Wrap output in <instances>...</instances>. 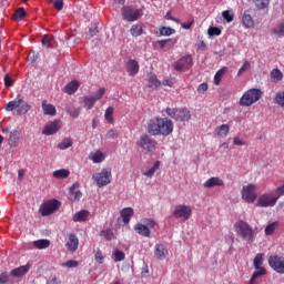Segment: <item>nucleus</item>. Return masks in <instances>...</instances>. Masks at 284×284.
I'll return each mask as SVG.
<instances>
[{"mask_svg":"<svg viewBox=\"0 0 284 284\" xmlns=\"http://www.w3.org/2000/svg\"><path fill=\"white\" fill-rule=\"evenodd\" d=\"M146 131L151 136H170L174 132V122L168 118H153L149 121Z\"/></svg>","mask_w":284,"mask_h":284,"instance_id":"obj_1","label":"nucleus"},{"mask_svg":"<svg viewBox=\"0 0 284 284\" xmlns=\"http://www.w3.org/2000/svg\"><path fill=\"white\" fill-rule=\"evenodd\" d=\"M234 230L239 239L244 241V243L247 245H252V243H254V240L256 239V232L254 231V227H252L247 222L239 220L234 224Z\"/></svg>","mask_w":284,"mask_h":284,"instance_id":"obj_2","label":"nucleus"},{"mask_svg":"<svg viewBox=\"0 0 284 284\" xmlns=\"http://www.w3.org/2000/svg\"><path fill=\"white\" fill-rule=\"evenodd\" d=\"M21 103H23V99H21V94H19L13 101H9L4 109L7 112H14V110H17L18 116H22V114H28L32 110V105L28 102H24L22 105Z\"/></svg>","mask_w":284,"mask_h":284,"instance_id":"obj_3","label":"nucleus"},{"mask_svg":"<svg viewBox=\"0 0 284 284\" xmlns=\"http://www.w3.org/2000/svg\"><path fill=\"white\" fill-rule=\"evenodd\" d=\"M263 91L261 89H250L240 99V105L242 108H250L254 105L256 101H261Z\"/></svg>","mask_w":284,"mask_h":284,"instance_id":"obj_4","label":"nucleus"},{"mask_svg":"<svg viewBox=\"0 0 284 284\" xmlns=\"http://www.w3.org/2000/svg\"><path fill=\"white\" fill-rule=\"evenodd\" d=\"M136 145L143 152H148L149 154H152L156 150V145H159V142H156L154 140V138H152L149 134L144 133L136 141Z\"/></svg>","mask_w":284,"mask_h":284,"instance_id":"obj_5","label":"nucleus"},{"mask_svg":"<svg viewBox=\"0 0 284 284\" xmlns=\"http://www.w3.org/2000/svg\"><path fill=\"white\" fill-rule=\"evenodd\" d=\"M165 112L168 116H170L171 119H174V121L185 122L192 119V113H190V110L187 109H172L168 106L165 109Z\"/></svg>","mask_w":284,"mask_h":284,"instance_id":"obj_6","label":"nucleus"},{"mask_svg":"<svg viewBox=\"0 0 284 284\" xmlns=\"http://www.w3.org/2000/svg\"><path fill=\"white\" fill-rule=\"evenodd\" d=\"M121 12L124 21H129L131 23L134 21H139V19L143 17V12L140 9L130 6H123Z\"/></svg>","mask_w":284,"mask_h":284,"instance_id":"obj_7","label":"nucleus"},{"mask_svg":"<svg viewBox=\"0 0 284 284\" xmlns=\"http://www.w3.org/2000/svg\"><path fill=\"white\" fill-rule=\"evenodd\" d=\"M59 207H61L59 200H49L40 206V214L41 216H50V214H54Z\"/></svg>","mask_w":284,"mask_h":284,"instance_id":"obj_8","label":"nucleus"},{"mask_svg":"<svg viewBox=\"0 0 284 284\" xmlns=\"http://www.w3.org/2000/svg\"><path fill=\"white\" fill-rule=\"evenodd\" d=\"M261 265H263V254H257L254 257V267L255 271L250 280V284H256V278H258V276H265L267 274V271L265 270V267H261Z\"/></svg>","mask_w":284,"mask_h":284,"instance_id":"obj_9","label":"nucleus"},{"mask_svg":"<svg viewBox=\"0 0 284 284\" xmlns=\"http://www.w3.org/2000/svg\"><path fill=\"white\" fill-rule=\"evenodd\" d=\"M173 216H175V219H179L180 221H183V223H185V221H190L192 216V207L185 204H180L175 206Z\"/></svg>","mask_w":284,"mask_h":284,"instance_id":"obj_10","label":"nucleus"},{"mask_svg":"<svg viewBox=\"0 0 284 284\" xmlns=\"http://www.w3.org/2000/svg\"><path fill=\"white\" fill-rule=\"evenodd\" d=\"M241 194L243 201L246 203H254V201L258 199V194L256 193V185L254 184L243 186Z\"/></svg>","mask_w":284,"mask_h":284,"instance_id":"obj_11","label":"nucleus"},{"mask_svg":"<svg viewBox=\"0 0 284 284\" xmlns=\"http://www.w3.org/2000/svg\"><path fill=\"white\" fill-rule=\"evenodd\" d=\"M278 201V196L273 193H264L257 200V207H274Z\"/></svg>","mask_w":284,"mask_h":284,"instance_id":"obj_12","label":"nucleus"},{"mask_svg":"<svg viewBox=\"0 0 284 284\" xmlns=\"http://www.w3.org/2000/svg\"><path fill=\"white\" fill-rule=\"evenodd\" d=\"M93 179H95L98 187H105V185L112 183V172L108 171V169H103L100 173L93 175Z\"/></svg>","mask_w":284,"mask_h":284,"instance_id":"obj_13","label":"nucleus"},{"mask_svg":"<svg viewBox=\"0 0 284 284\" xmlns=\"http://www.w3.org/2000/svg\"><path fill=\"white\" fill-rule=\"evenodd\" d=\"M268 265L277 274H284V257L278 255H272L268 257Z\"/></svg>","mask_w":284,"mask_h":284,"instance_id":"obj_14","label":"nucleus"},{"mask_svg":"<svg viewBox=\"0 0 284 284\" xmlns=\"http://www.w3.org/2000/svg\"><path fill=\"white\" fill-rule=\"evenodd\" d=\"M62 125L63 122H61V120H53L44 125L42 134H44V136H52V134H57V132L61 130Z\"/></svg>","mask_w":284,"mask_h":284,"instance_id":"obj_15","label":"nucleus"},{"mask_svg":"<svg viewBox=\"0 0 284 284\" xmlns=\"http://www.w3.org/2000/svg\"><path fill=\"white\" fill-rule=\"evenodd\" d=\"M192 65H194L192 55H184L175 62L174 70H176L178 72H181V70H183L184 68L186 70H190Z\"/></svg>","mask_w":284,"mask_h":284,"instance_id":"obj_16","label":"nucleus"},{"mask_svg":"<svg viewBox=\"0 0 284 284\" xmlns=\"http://www.w3.org/2000/svg\"><path fill=\"white\" fill-rule=\"evenodd\" d=\"M168 248L163 244H156L154 250V256L158 261H165L168 258Z\"/></svg>","mask_w":284,"mask_h":284,"instance_id":"obj_17","label":"nucleus"},{"mask_svg":"<svg viewBox=\"0 0 284 284\" xmlns=\"http://www.w3.org/2000/svg\"><path fill=\"white\" fill-rule=\"evenodd\" d=\"M21 141V133L18 130H12L9 133L8 143L10 148H17Z\"/></svg>","mask_w":284,"mask_h":284,"instance_id":"obj_18","label":"nucleus"},{"mask_svg":"<svg viewBox=\"0 0 284 284\" xmlns=\"http://www.w3.org/2000/svg\"><path fill=\"white\" fill-rule=\"evenodd\" d=\"M30 267H31L30 264H26V265L17 267V268H13L10 272V276H12L13 278H19L21 276H26V273L30 272Z\"/></svg>","mask_w":284,"mask_h":284,"instance_id":"obj_19","label":"nucleus"},{"mask_svg":"<svg viewBox=\"0 0 284 284\" xmlns=\"http://www.w3.org/2000/svg\"><path fill=\"white\" fill-rule=\"evenodd\" d=\"M139 61L130 59L126 62V72L129 77H135V74H139Z\"/></svg>","mask_w":284,"mask_h":284,"instance_id":"obj_20","label":"nucleus"},{"mask_svg":"<svg viewBox=\"0 0 284 284\" xmlns=\"http://www.w3.org/2000/svg\"><path fill=\"white\" fill-rule=\"evenodd\" d=\"M213 134L219 139H225V136L230 134V124H222L220 126H216Z\"/></svg>","mask_w":284,"mask_h":284,"instance_id":"obj_21","label":"nucleus"},{"mask_svg":"<svg viewBox=\"0 0 284 284\" xmlns=\"http://www.w3.org/2000/svg\"><path fill=\"white\" fill-rule=\"evenodd\" d=\"M42 112L45 116H57V108L48 103V100L42 102Z\"/></svg>","mask_w":284,"mask_h":284,"instance_id":"obj_22","label":"nucleus"},{"mask_svg":"<svg viewBox=\"0 0 284 284\" xmlns=\"http://www.w3.org/2000/svg\"><path fill=\"white\" fill-rule=\"evenodd\" d=\"M89 216H90V211L81 210V211L74 213L72 221L74 223H83V222L88 221Z\"/></svg>","mask_w":284,"mask_h":284,"instance_id":"obj_23","label":"nucleus"},{"mask_svg":"<svg viewBox=\"0 0 284 284\" xmlns=\"http://www.w3.org/2000/svg\"><path fill=\"white\" fill-rule=\"evenodd\" d=\"M67 247L69 252H77L79 250V239L74 234L69 235V241L67 242Z\"/></svg>","mask_w":284,"mask_h":284,"instance_id":"obj_24","label":"nucleus"},{"mask_svg":"<svg viewBox=\"0 0 284 284\" xmlns=\"http://www.w3.org/2000/svg\"><path fill=\"white\" fill-rule=\"evenodd\" d=\"M120 216L122 217L123 223H130V219L134 216V209L125 207L120 212Z\"/></svg>","mask_w":284,"mask_h":284,"instance_id":"obj_25","label":"nucleus"},{"mask_svg":"<svg viewBox=\"0 0 284 284\" xmlns=\"http://www.w3.org/2000/svg\"><path fill=\"white\" fill-rule=\"evenodd\" d=\"M89 159L94 163H103V161H105V153L98 150L95 152H91Z\"/></svg>","mask_w":284,"mask_h":284,"instance_id":"obj_26","label":"nucleus"},{"mask_svg":"<svg viewBox=\"0 0 284 284\" xmlns=\"http://www.w3.org/2000/svg\"><path fill=\"white\" fill-rule=\"evenodd\" d=\"M224 185V182L221 178H210L204 182V187H221Z\"/></svg>","mask_w":284,"mask_h":284,"instance_id":"obj_27","label":"nucleus"},{"mask_svg":"<svg viewBox=\"0 0 284 284\" xmlns=\"http://www.w3.org/2000/svg\"><path fill=\"white\" fill-rule=\"evenodd\" d=\"M135 232H138V234H140L141 236H145L146 239H150V227L145 224H141V223H138L135 225Z\"/></svg>","mask_w":284,"mask_h":284,"instance_id":"obj_28","label":"nucleus"},{"mask_svg":"<svg viewBox=\"0 0 284 284\" xmlns=\"http://www.w3.org/2000/svg\"><path fill=\"white\" fill-rule=\"evenodd\" d=\"M77 90H79V82L77 80L69 82L64 87L65 94H74V92H77Z\"/></svg>","mask_w":284,"mask_h":284,"instance_id":"obj_29","label":"nucleus"},{"mask_svg":"<svg viewBox=\"0 0 284 284\" xmlns=\"http://www.w3.org/2000/svg\"><path fill=\"white\" fill-rule=\"evenodd\" d=\"M271 81L273 83H281V81H283V72L281 69H273L271 71Z\"/></svg>","mask_w":284,"mask_h":284,"instance_id":"obj_30","label":"nucleus"},{"mask_svg":"<svg viewBox=\"0 0 284 284\" xmlns=\"http://www.w3.org/2000/svg\"><path fill=\"white\" fill-rule=\"evenodd\" d=\"M77 187H79V184H73L71 187H70V199L72 201H80L81 200V196H83V194L81 193V191H77Z\"/></svg>","mask_w":284,"mask_h":284,"instance_id":"obj_31","label":"nucleus"},{"mask_svg":"<svg viewBox=\"0 0 284 284\" xmlns=\"http://www.w3.org/2000/svg\"><path fill=\"white\" fill-rule=\"evenodd\" d=\"M227 72V68L220 69L214 75V85H221V81H223V77Z\"/></svg>","mask_w":284,"mask_h":284,"instance_id":"obj_32","label":"nucleus"},{"mask_svg":"<svg viewBox=\"0 0 284 284\" xmlns=\"http://www.w3.org/2000/svg\"><path fill=\"white\" fill-rule=\"evenodd\" d=\"M42 45H45V48H53L54 47V37L50 34L43 36L41 40Z\"/></svg>","mask_w":284,"mask_h":284,"instance_id":"obj_33","label":"nucleus"},{"mask_svg":"<svg viewBox=\"0 0 284 284\" xmlns=\"http://www.w3.org/2000/svg\"><path fill=\"white\" fill-rule=\"evenodd\" d=\"M253 4L257 10H266L270 8V0H253Z\"/></svg>","mask_w":284,"mask_h":284,"instance_id":"obj_34","label":"nucleus"},{"mask_svg":"<svg viewBox=\"0 0 284 284\" xmlns=\"http://www.w3.org/2000/svg\"><path fill=\"white\" fill-rule=\"evenodd\" d=\"M113 261L114 263H121V261H125V253L120 251L119 248L113 250Z\"/></svg>","mask_w":284,"mask_h":284,"instance_id":"obj_35","label":"nucleus"},{"mask_svg":"<svg viewBox=\"0 0 284 284\" xmlns=\"http://www.w3.org/2000/svg\"><path fill=\"white\" fill-rule=\"evenodd\" d=\"M242 22L245 28H254V19H252V16L247 13L242 16Z\"/></svg>","mask_w":284,"mask_h":284,"instance_id":"obj_36","label":"nucleus"},{"mask_svg":"<svg viewBox=\"0 0 284 284\" xmlns=\"http://www.w3.org/2000/svg\"><path fill=\"white\" fill-rule=\"evenodd\" d=\"M34 247L37 250H47V247H50V241L49 240H37L33 242Z\"/></svg>","mask_w":284,"mask_h":284,"instance_id":"obj_37","label":"nucleus"},{"mask_svg":"<svg viewBox=\"0 0 284 284\" xmlns=\"http://www.w3.org/2000/svg\"><path fill=\"white\" fill-rule=\"evenodd\" d=\"M104 119L105 121H108V123H114V106H109L105 110Z\"/></svg>","mask_w":284,"mask_h":284,"instance_id":"obj_38","label":"nucleus"},{"mask_svg":"<svg viewBox=\"0 0 284 284\" xmlns=\"http://www.w3.org/2000/svg\"><path fill=\"white\" fill-rule=\"evenodd\" d=\"M159 168H161V162L156 161L151 169H149L148 171H145L143 173V175L148 176L149 179H152V176H154V174H155L156 170H159Z\"/></svg>","mask_w":284,"mask_h":284,"instance_id":"obj_39","label":"nucleus"},{"mask_svg":"<svg viewBox=\"0 0 284 284\" xmlns=\"http://www.w3.org/2000/svg\"><path fill=\"white\" fill-rule=\"evenodd\" d=\"M54 179H68L70 176V170L68 169H61L53 172Z\"/></svg>","mask_w":284,"mask_h":284,"instance_id":"obj_40","label":"nucleus"},{"mask_svg":"<svg viewBox=\"0 0 284 284\" xmlns=\"http://www.w3.org/2000/svg\"><path fill=\"white\" fill-rule=\"evenodd\" d=\"M74 144V142H72V139L70 138H64L62 140V142H60L58 144V149L59 150H68V148H72V145Z\"/></svg>","mask_w":284,"mask_h":284,"instance_id":"obj_41","label":"nucleus"},{"mask_svg":"<svg viewBox=\"0 0 284 284\" xmlns=\"http://www.w3.org/2000/svg\"><path fill=\"white\" fill-rule=\"evenodd\" d=\"M276 227H278V222H272L268 225H266L264 232L266 236H272L274 232H276Z\"/></svg>","mask_w":284,"mask_h":284,"instance_id":"obj_42","label":"nucleus"},{"mask_svg":"<svg viewBox=\"0 0 284 284\" xmlns=\"http://www.w3.org/2000/svg\"><path fill=\"white\" fill-rule=\"evenodd\" d=\"M130 32L132 37H141L143 34V27L141 24H133Z\"/></svg>","mask_w":284,"mask_h":284,"instance_id":"obj_43","label":"nucleus"},{"mask_svg":"<svg viewBox=\"0 0 284 284\" xmlns=\"http://www.w3.org/2000/svg\"><path fill=\"white\" fill-rule=\"evenodd\" d=\"M148 83H149V88H152L153 90H156V88H161V82L159 81L156 75H151L149 78Z\"/></svg>","mask_w":284,"mask_h":284,"instance_id":"obj_44","label":"nucleus"},{"mask_svg":"<svg viewBox=\"0 0 284 284\" xmlns=\"http://www.w3.org/2000/svg\"><path fill=\"white\" fill-rule=\"evenodd\" d=\"M94 103H97V98L94 97L84 98V108H87V110H92V108H94Z\"/></svg>","mask_w":284,"mask_h":284,"instance_id":"obj_45","label":"nucleus"},{"mask_svg":"<svg viewBox=\"0 0 284 284\" xmlns=\"http://www.w3.org/2000/svg\"><path fill=\"white\" fill-rule=\"evenodd\" d=\"M24 18H26V9L23 7L17 9L14 14H13V19L16 21H21Z\"/></svg>","mask_w":284,"mask_h":284,"instance_id":"obj_46","label":"nucleus"},{"mask_svg":"<svg viewBox=\"0 0 284 284\" xmlns=\"http://www.w3.org/2000/svg\"><path fill=\"white\" fill-rule=\"evenodd\" d=\"M67 112L70 116H72V119H79L81 114V108H69Z\"/></svg>","mask_w":284,"mask_h":284,"instance_id":"obj_47","label":"nucleus"},{"mask_svg":"<svg viewBox=\"0 0 284 284\" xmlns=\"http://www.w3.org/2000/svg\"><path fill=\"white\" fill-rule=\"evenodd\" d=\"M275 103H277L280 108H284V91H278L275 94Z\"/></svg>","mask_w":284,"mask_h":284,"instance_id":"obj_48","label":"nucleus"},{"mask_svg":"<svg viewBox=\"0 0 284 284\" xmlns=\"http://www.w3.org/2000/svg\"><path fill=\"white\" fill-rule=\"evenodd\" d=\"M222 17L226 23H232V21H234V13H232L230 10L223 11Z\"/></svg>","mask_w":284,"mask_h":284,"instance_id":"obj_49","label":"nucleus"},{"mask_svg":"<svg viewBox=\"0 0 284 284\" xmlns=\"http://www.w3.org/2000/svg\"><path fill=\"white\" fill-rule=\"evenodd\" d=\"M221 29H219L217 27H211L207 30L209 37H221Z\"/></svg>","mask_w":284,"mask_h":284,"instance_id":"obj_50","label":"nucleus"},{"mask_svg":"<svg viewBox=\"0 0 284 284\" xmlns=\"http://www.w3.org/2000/svg\"><path fill=\"white\" fill-rule=\"evenodd\" d=\"M160 33L162 34V37H170L172 34H174V29L168 28V27H162L160 30Z\"/></svg>","mask_w":284,"mask_h":284,"instance_id":"obj_51","label":"nucleus"},{"mask_svg":"<svg viewBox=\"0 0 284 284\" xmlns=\"http://www.w3.org/2000/svg\"><path fill=\"white\" fill-rule=\"evenodd\" d=\"M4 85H6V88H12V85H14V80L12 79L10 73H7L4 75Z\"/></svg>","mask_w":284,"mask_h":284,"instance_id":"obj_52","label":"nucleus"},{"mask_svg":"<svg viewBox=\"0 0 284 284\" xmlns=\"http://www.w3.org/2000/svg\"><path fill=\"white\" fill-rule=\"evenodd\" d=\"M101 236H104L106 241H112V239H114V234L110 229L102 231Z\"/></svg>","mask_w":284,"mask_h":284,"instance_id":"obj_53","label":"nucleus"},{"mask_svg":"<svg viewBox=\"0 0 284 284\" xmlns=\"http://www.w3.org/2000/svg\"><path fill=\"white\" fill-rule=\"evenodd\" d=\"M62 267H69V268L79 267V262L75 260H69L62 264Z\"/></svg>","mask_w":284,"mask_h":284,"instance_id":"obj_54","label":"nucleus"},{"mask_svg":"<svg viewBox=\"0 0 284 284\" xmlns=\"http://www.w3.org/2000/svg\"><path fill=\"white\" fill-rule=\"evenodd\" d=\"M106 139H119V130H109L106 133Z\"/></svg>","mask_w":284,"mask_h":284,"instance_id":"obj_55","label":"nucleus"},{"mask_svg":"<svg viewBox=\"0 0 284 284\" xmlns=\"http://www.w3.org/2000/svg\"><path fill=\"white\" fill-rule=\"evenodd\" d=\"M10 283V274L8 272H3L0 274V284Z\"/></svg>","mask_w":284,"mask_h":284,"instance_id":"obj_56","label":"nucleus"},{"mask_svg":"<svg viewBox=\"0 0 284 284\" xmlns=\"http://www.w3.org/2000/svg\"><path fill=\"white\" fill-rule=\"evenodd\" d=\"M251 64L250 61H244V63L242 64V67L240 68L237 74L239 77H241V74H243V72H246V70H250Z\"/></svg>","mask_w":284,"mask_h":284,"instance_id":"obj_57","label":"nucleus"},{"mask_svg":"<svg viewBox=\"0 0 284 284\" xmlns=\"http://www.w3.org/2000/svg\"><path fill=\"white\" fill-rule=\"evenodd\" d=\"M273 32L277 37H284V23L280 24V27L277 29H274Z\"/></svg>","mask_w":284,"mask_h":284,"instance_id":"obj_58","label":"nucleus"},{"mask_svg":"<svg viewBox=\"0 0 284 284\" xmlns=\"http://www.w3.org/2000/svg\"><path fill=\"white\" fill-rule=\"evenodd\" d=\"M143 223L146 227H156V222L153 219H145L143 220Z\"/></svg>","mask_w":284,"mask_h":284,"instance_id":"obj_59","label":"nucleus"},{"mask_svg":"<svg viewBox=\"0 0 284 284\" xmlns=\"http://www.w3.org/2000/svg\"><path fill=\"white\" fill-rule=\"evenodd\" d=\"M104 95H105V88H100L95 94V101L103 99Z\"/></svg>","mask_w":284,"mask_h":284,"instance_id":"obj_60","label":"nucleus"},{"mask_svg":"<svg viewBox=\"0 0 284 284\" xmlns=\"http://www.w3.org/2000/svg\"><path fill=\"white\" fill-rule=\"evenodd\" d=\"M207 83L203 82L197 87L199 94H205V91L207 90Z\"/></svg>","mask_w":284,"mask_h":284,"instance_id":"obj_61","label":"nucleus"},{"mask_svg":"<svg viewBox=\"0 0 284 284\" xmlns=\"http://www.w3.org/2000/svg\"><path fill=\"white\" fill-rule=\"evenodd\" d=\"M63 6H64L63 0H55L53 2V7L55 8V10H59V11L63 10Z\"/></svg>","mask_w":284,"mask_h":284,"instance_id":"obj_62","label":"nucleus"},{"mask_svg":"<svg viewBox=\"0 0 284 284\" xmlns=\"http://www.w3.org/2000/svg\"><path fill=\"white\" fill-rule=\"evenodd\" d=\"M95 261H97V263L103 264L104 257H103V253L101 251H98L95 253Z\"/></svg>","mask_w":284,"mask_h":284,"instance_id":"obj_63","label":"nucleus"},{"mask_svg":"<svg viewBox=\"0 0 284 284\" xmlns=\"http://www.w3.org/2000/svg\"><path fill=\"white\" fill-rule=\"evenodd\" d=\"M162 85L169 87V88H174V79H168L162 81Z\"/></svg>","mask_w":284,"mask_h":284,"instance_id":"obj_64","label":"nucleus"}]
</instances>
